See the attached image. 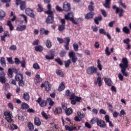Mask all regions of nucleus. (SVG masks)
Segmentation results:
<instances>
[{
	"instance_id": "obj_14",
	"label": "nucleus",
	"mask_w": 131,
	"mask_h": 131,
	"mask_svg": "<svg viewBox=\"0 0 131 131\" xmlns=\"http://www.w3.org/2000/svg\"><path fill=\"white\" fill-rule=\"evenodd\" d=\"M15 79L16 81H19L23 80V75L20 73L16 74L15 76Z\"/></svg>"
},
{
	"instance_id": "obj_26",
	"label": "nucleus",
	"mask_w": 131,
	"mask_h": 131,
	"mask_svg": "<svg viewBox=\"0 0 131 131\" xmlns=\"http://www.w3.org/2000/svg\"><path fill=\"white\" fill-rule=\"evenodd\" d=\"M23 98L25 100V101H29V99H30L29 94L27 92L24 93Z\"/></svg>"
},
{
	"instance_id": "obj_1",
	"label": "nucleus",
	"mask_w": 131,
	"mask_h": 131,
	"mask_svg": "<svg viewBox=\"0 0 131 131\" xmlns=\"http://www.w3.org/2000/svg\"><path fill=\"white\" fill-rule=\"evenodd\" d=\"M69 57L71 59H68L66 61H64V66L66 68H68L69 66H70V64H71V61L72 63L75 64L76 63V61H77L78 58L75 56V53L73 51H71L69 53Z\"/></svg>"
},
{
	"instance_id": "obj_59",
	"label": "nucleus",
	"mask_w": 131,
	"mask_h": 131,
	"mask_svg": "<svg viewBox=\"0 0 131 131\" xmlns=\"http://www.w3.org/2000/svg\"><path fill=\"white\" fill-rule=\"evenodd\" d=\"M129 41H130V40L129 38L123 40L124 43H125L126 45H128V43H129Z\"/></svg>"
},
{
	"instance_id": "obj_37",
	"label": "nucleus",
	"mask_w": 131,
	"mask_h": 131,
	"mask_svg": "<svg viewBox=\"0 0 131 131\" xmlns=\"http://www.w3.org/2000/svg\"><path fill=\"white\" fill-rule=\"evenodd\" d=\"M123 32H124V33H126V34H129V29L127 28V27H124L122 29Z\"/></svg>"
},
{
	"instance_id": "obj_16",
	"label": "nucleus",
	"mask_w": 131,
	"mask_h": 131,
	"mask_svg": "<svg viewBox=\"0 0 131 131\" xmlns=\"http://www.w3.org/2000/svg\"><path fill=\"white\" fill-rule=\"evenodd\" d=\"M95 84H98L99 86H102V78L101 77H98L96 81H94Z\"/></svg>"
},
{
	"instance_id": "obj_49",
	"label": "nucleus",
	"mask_w": 131,
	"mask_h": 131,
	"mask_svg": "<svg viewBox=\"0 0 131 131\" xmlns=\"http://www.w3.org/2000/svg\"><path fill=\"white\" fill-rule=\"evenodd\" d=\"M73 47L74 51H76V52H77V51H78V48H79V47L78 46V44L74 43L73 45Z\"/></svg>"
},
{
	"instance_id": "obj_55",
	"label": "nucleus",
	"mask_w": 131,
	"mask_h": 131,
	"mask_svg": "<svg viewBox=\"0 0 131 131\" xmlns=\"http://www.w3.org/2000/svg\"><path fill=\"white\" fill-rule=\"evenodd\" d=\"M25 63H26V61H25V60L20 61V64H21V66L23 68H25V67H26Z\"/></svg>"
},
{
	"instance_id": "obj_8",
	"label": "nucleus",
	"mask_w": 131,
	"mask_h": 131,
	"mask_svg": "<svg viewBox=\"0 0 131 131\" xmlns=\"http://www.w3.org/2000/svg\"><path fill=\"white\" fill-rule=\"evenodd\" d=\"M97 124L98 126H100V127H102L103 128L107 126L106 122L104 120H101V119L99 118H98Z\"/></svg>"
},
{
	"instance_id": "obj_57",
	"label": "nucleus",
	"mask_w": 131,
	"mask_h": 131,
	"mask_svg": "<svg viewBox=\"0 0 131 131\" xmlns=\"http://www.w3.org/2000/svg\"><path fill=\"white\" fill-rule=\"evenodd\" d=\"M99 33H100V34H104L105 35L106 33L104 29H99Z\"/></svg>"
},
{
	"instance_id": "obj_4",
	"label": "nucleus",
	"mask_w": 131,
	"mask_h": 131,
	"mask_svg": "<svg viewBox=\"0 0 131 131\" xmlns=\"http://www.w3.org/2000/svg\"><path fill=\"white\" fill-rule=\"evenodd\" d=\"M113 9H116V14L119 13V16L121 18L123 16V12L124 10L122 9H120L119 8L117 7L116 5L113 6Z\"/></svg>"
},
{
	"instance_id": "obj_27",
	"label": "nucleus",
	"mask_w": 131,
	"mask_h": 131,
	"mask_svg": "<svg viewBox=\"0 0 131 131\" xmlns=\"http://www.w3.org/2000/svg\"><path fill=\"white\" fill-rule=\"evenodd\" d=\"M21 109L22 110H26V109H29V105L28 104L23 102L21 103Z\"/></svg>"
},
{
	"instance_id": "obj_46",
	"label": "nucleus",
	"mask_w": 131,
	"mask_h": 131,
	"mask_svg": "<svg viewBox=\"0 0 131 131\" xmlns=\"http://www.w3.org/2000/svg\"><path fill=\"white\" fill-rule=\"evenodd\" d=\"M97 67L98 68V69L100 71H102V65H101V63H100V59H98L97 60Z\"/></svg>"
},
{
	"instance_id": "obj_12",
	"label": "nucleus",
	"mask_w": 131,
	"mask_h": 131,
	"mask_svg": "<svg viewBox=\"0 0 131 131\" xmlns=\"http://www.w3.org/2000/svg\"><path fill=\"white\" fill-rule=\"evenodd\" d=\"M46 22L47 24H53L54 23V16H48L46 18Z\"/></svg>"
},
{
	"instance_id": "obj_30",
	"label": "nucleus",
	"mask_w": 131,
	"mask_h": 131,
	"mask_svg": "<svg viewBox=\"0 0 131 131\" xmlns=\"http://www.w3.org/2000/svg\"><path fill=\"white\" fill-rule=\"evenodd\" d=\"M54 113L55 114H61L62 113V108L60 107H56Z\"/></svg>"
},
{
	"instance_id": "obj_15",
	"label": "nucleus",
	"mask_w": 131,
	"mask_h": 131,
	"mask_svg": "<svg viewBox=\"0 0 131 131\" xmlns=\"http://www.w3.org/2000/svg\"><path fill=\"white\" fill-rule=\"evenodd\" d=\"M19 5L21 11H23L26 9V2L25 1H21Z\"/></svg>"
},
{
	"instance_id": "obj_56",
	"label": "nucleus",
	"mask_w": 131,
	"mask_h": 131,
	"mask_svg": "<svg viewBox=\"0 0 131 131\" xmlns=\"http://www.w3.org/2000/svg\"><path fill=\"white\" fill-rule=\"evenodd\" d=\"M61 107L62 109H63V110H64V111H66V110L67 109V106H66V104H65V103H61Z\"/></svg>"
},
{
	"instance_id": "obj_52",
	"label": "nucleus",
	"mask_w": 131,
	"mask_h": 131,
	"mask_svg": "<svg viewBox=\"0 0 131 131\" xmlns=\"http://www.w3.org/2000/svg\"><path fill=\"white\" fill-rule=\"evenodd\" d=\"M120 1L119 2V4H120V6H122L124 9L126 8V5H125V3H122V0H120Z\"/></svg>"
},
{
	"instance_id": "obj_17",
	"label": "nucleus",
	"mask_w": 131,
	"mask_h": 131,
	"mask_svg": "<svg viewBox=\"0 0 131 131\" xmlns=\"http://www.w3.org/2000/svg\"><path fill=\"white\" fill-rule=\"evenodd\" d=\"M51 84L48 81L45 82V89L46 92H49L51 90Z\"/></svg>"
},
{
	"instance_id": "obj_28",
	"label": "nucleus",
	"mask_w": 131,
	"mask_h": 131,
	"mask_svg": "<svg viewBox=\"0 0 131 131\" xmlns=\"http://www.w3.org/2000/svg\"><path fill=\"white\" fill-rule=\"evenodd\" d=\"M35 50L36 52H41L43 51V48L41 46H37L35 47Z\"/></svg>"
},
{
	"instance_id": "obj_2",
	"label": "nucleus",
	"mask_w": 131,
	"mask_h": 131,
	"mask_svg": "<svg viewBox=\"0 0 131 131\" xmlns=\"http://www.w3.org/2000/svg\"><path fill=\"white\" fill-rule=\"evenodd\" d=\"M122 63H121L119 64V66L121 69V72H122L124 76L127 77V76H128V74L125 72V71H126V69L128 67V61H127V58H123L122 59Z\"/></svg>"
},
{
	"instance_id": "obj_21",
	"label": "nucleus",
	"mask_w": 131,
	"mask_h": 131,
	"mask_svg": "<svg viewBox=\"0 0 131 131\" xmlns=\"http://www.w3.org/2000/svg\"><path fill=\"white\" fill-rule=\"evenodd\" d=\"M6 17V12L0 9V20H3L4 18Z\"/></svg>"
},
{
	"instance_id": "obj_25",
	"label": "nucleus",
	"mask_w": 131,
	"mask_h": 131,
	"mask_svg": "<svg viewBox=\"0 0 131 131\" xmlns=\"http://www.w3.org/2000/svg\"><path fill=\"white\" fill-rule=\"evenodd\" d=\"M42 79L41 78H40V76L39 75L37 74L35 76V79L34 80L35 83H38L41 81Z\"/></svg>"
},
{
	"instance_id": "obj_9",
	"label": "nucleus",
	"mask_w": 131,
	"mask_h": 131,
	"mask_svg": "<svg viewBox=\"0 0 131 131\" xmlns=\"http://www.w3.org/2000/svg\"><path fill=\"white\" fill-rule=\"evenodd\" d=\"M41 100V97H39L38 99L36 100L37 103H38V104H39V106L41 107H45L47 106V101Z\"/></svg>"
},
{
	"instance_id": "obj_10",
	"label": "nucleus",
	"mask_w": 131,
	"mask_h": 131,
	"mask_svg": "<svg viewBox=\"0 0 131 131\" xmlns=\"http://www.w3.org/2000/svg\"><path fill=\"white\" fill-rule=\"evenodd\" d=\"M4 116L6 117V120L8 122H12L13 121V119L12 118V115L8 112H5L4 113Z\"/></svg>"
},
{
	"instance_id": "obj_41",
	"label": "nucleus",
	"mask_w": 131,
	"mask_h": 131,
	"mask_svg": "<svg viewBox=\"0 0 131 131\" xmlns=\"http://www.w3.org/2000/svg\"><path fill=\"white\" fill-rule=\"evenodd\" d=\"M47 101L49 104L50 106H54V102L53 101V100L51 98H47Z\"/></svg>"
},
{
	"instance_id": "obj_60",
	"label": "nucleus",
	"mask_w": 131,
	"mask_h": 131,
	"mask_svg": "<svg viewBox=\"0 0 131 131\" xmlns=\"http://www.w3.org/2000/svg\"><path fill=\"white\" fill-rule=\"evenodd\" d=\"M77 115L78 117H79V118H80L81 119H82V118L83 117V114L81 113V112H77Z\"/></svg>"
},
{
	"instance_id": "obj_39",
	"label": "nucleus",
	"mask_w": 131,
	"mask_h": 131,
	"mask_svg": "<svg viewBox=\"0 0 131 131\" xmlns=\"http://www.w3.org/2000/svg\"><path fill=\"white\" fill-rule=\"evenodd\" d=\"M17 128H18V126L13 124H10L9 126V129L11 130H14V129H17Z\"/></svg>"
},
{
	"instance_id": "obj_3",
	"label": "nucleus",
	"mask_w": 131,
	"mask_h": 131,
	"mask_svg": "<svg viewBox=\"0 0 131 131\" xmlns=\"http://www.w3.org/2000/svg\"><path fill=\"white\" fill-rule=\"evenodd\" d=\"M73 13L70 12L64 15V18L66 19V20H70L71 22H72V23H73L74 24L76 25L77 24V22L75 21V19H74V18H73Z\"/></svg>"
},
{
	"instance_id": "obj_48",
	"label": "nucleus",
	"mask_w": 131,
	"mask_h": 131,
	"mask_svg": "<svg viewBox=\"0 0 131 131\" xmlns=\"http://www.w3.org/2000/svg\"><path fill=\"white\" fill-rule=\"evenodd\" d=\"M88 9L89 10V11H90L91 12H94V11H95V8L94 7V6L92 5H89L88 6Z\"/></svg>"
},
{
	"instance_id": "obj_5",
	"label": "nucleus",
	"mask_w": 131,
	"mask_h": 131,
	"mask_svg": "<svg viewBox=\"0 0 131 131\" xmlns=\"http://www.w3.org/2000/svg\"><path fill=\"white\" fill-rule=\"evenodd\" d=\"M63 10L64 12H69L71 10L70 3L66 2H64L63 4Z\"/></svg>"
},
{
	"instance_id": "obj_23",
	"label": "nucleus",
	"mask_w": 131,
	"mask_h": 131,
	"mask_svg": "<svg viewBox=\"0 0 131 131\" xmlns=\"http://www.w3.org/2000/svg\"><path fill=\"white\" fill-rule=\"evenodd\" d=\"M26 29V26L25 25H21L16 28V30L17 31H23Z\"/></svg>"
},
{
	"instance_id": "obj_45",
	"label": "nucleus",
	"mask_w": 131,
	"mask_h": 131,
	"mask_svg": "<svg viewBox=\"0 0 131 131\" xmlns=\"http://www.w3.org/2000/svg\"><path fill=\"white\" fill-rule=\"evenodd\" d=\"M55 62H57L60 66H62L63 65V62H62V60L60 58H56L55 59Z\"/></svg>"
},
{
	"instance_id": "obj_42",
	"label": "nucleus",
	"mask_w": 131,
	"mask_h": 131,
	"mask_svg": "<svg viewBox=\"0 0 131 131\" xmlns=\"http://www.w3.org/2000/svg\"><path fill=\"white\" fill-rule=\"evenodd\" d=\"M98 119L99 118H93L92 119H91V123H92V124H95L96 122L97 123Z\"/></svg>"
},
{
	"instance_id": "obj_24",
	"label": "nucleus",
	"mask_w": 131,
	"mask_h": 131,
	"mask_svg": "<svg viewBox=\"0 0 131 131\" xmlns=\"http://www.w3.org/2000/svg\"><path fill=\"white\" fill-rule=\"evenodd\" d=\"M7 26H9L10 31H13V30H14V26H13V24H12L11 20H8L7 21Z\"/></svg>"
},
{
	"instance_id": "obj_29",
	"label": "nucleus",
	"mask_w": 131,
	"mask_h": 131,
	"mask_svg": "<svg viewBox=\"0 0 131 131\" xmlns=\"http://www.w3.org/2000/svg\"><path fill=\"white\" fill-rule=\"evenodd\" d=\"M65 128L66 129V130H69V131L74 130V129H76V130H77V129H76V128L75 127H74V126L70 127L68 125H66Z\"/></svg>"
},
{
	"instance_id": "obj_18",
	"label": "nucleus",
	"mask_w": 131,
	"mask_h": 131,
	"mask_svg": "<svg viewBox=\"0 0 131 131\" xmlns=\"http://www.w3.org/2000/svg\"><path fill=\"white\" fill-rule=\"evenodd\" d=\"M34 121L35 125H36L37 126H39V125L41 124V122H40V120H39V118L37 117L34 118Z\"/></svg>"
},
{
	"instance_id": "obj_32",
	"label": "nucleus",
	"mask_w": 131,
	"mask_h": 131,
	"mask_svg": "<svg viewBox=\"0 0 131 131\" xmlns=\"http://www.w3.org/2000/svg\"><path fill=\"white\" fill-rule=\"evenodd\" d=\"M13 70L12 69L9 68L8 69L7 74L10 78H12L13 77Z\"/></svg>"
},
{
	"instance_id": "obj_19",
	"label": "nucleus",
	"mask_w": 131,
	"mask_h": 131,
	"mask_svg": "<svg viewBox=\"0 0 131 131\" xmlns=\"http://www.w3.org/2000/svg\"><path fill=\"white\" fill-rule=\"evenodd\" d=\"M65 113L67 116H70L73 113V111L71 107L68 108L65 111Z\"/></svg>"
},
{
	"instance_id": "obj_53",
	"label": "nucleus",
	"mask_w": 131,
	"mask_h": 131,
	"mask_svg": "<svg viewBox=\"0 0 131 131\" xmlns=\"http://www.w3.org/2000/svg\"><path fill=\"white\" fill-rule=\"evenodd\" d=\"M101 14L103 15V17H107V12H106V11L104 9L101 10Z\"/></svg>"
},
{
	"instance_id": "obj_36",
	"label": "nucleus",
	"mask_w": 131,
	"mask_h": 131,
	"mask_svg": "<svg viewBox=\"0 0 131 131\" xmlns=\"http://www.w3.org/2000/svg\"><path fill=\"white\" fill-rule=\"evenodd\" d=\"M45 14H47L48 16H54V12L52 11V9L45 11Z\"/></svg>"
},
{
	"instance_id": "obj_47",
	"label": "nucleus",
	"mask_w": 131,
	"mask_h": 131,
	"mask_svg": "<svg viewBox=\"0 0 131 131\" xmlns=\"http://www.w3.org/2000/svg\"><path fill=\"white\" fill-rule=\"evenodd\" d=\"M33 68H34V69H36V70L40 68V67H39V65H38V63H34L33 64Z\"/></svg>"
},
{
	"instance_id": "obj_33",
	"label": "nucleus",
	"mask_w": 131,
	"mask_h": 131,
	"mask_svg": "<svg viewBox=\"0 0 131 131\" xmlns=\"http://www.w3.org/2000/svg\"><path fill=\"white\" fill-rule=\"evenodd\" d=\"M66 26L65 25H59L58 26V29L59 31L60 32H62V31H63V30H65Z\"/></svg>"
},
{
	"instance_id": "obj_31",
	"label": "nucleus",
	"mask_w": 131,
	"mask_h": 131,
	"mask_svg": "<svg viewBox=\"0 0 131 131\" xmlns=\"http://www.w3.org/2000/svg\"><path fill=\"white\" fill-rule=\"evenodd\" d=\"M65 89V85L64 84V82H61V83L59 84L58 88V91L60 92L63 91Z\"/></svg>"
},
{
	"instance_id": "obj_54",
	"label": "nucleus",
	"mask_w": 131,
	"mask_h": 131,
	"mask_svg": "<svg viewBox=\"0 0 131 131\" xmlns=\"http://www.w3.org/2000/svg\"><path fill=\"white\" fill-rule=\"evenodd\" d=\"M14 62H15V64H16V65H19V64H20V63H21V61L18 58H15L14 59Z\"/></svg>"
},
{
	"instance_id": "obj_22",
	"label": "nucleus",
	"mask_w": 131,
	"mask_h": 131,
	"mask_svg": "<svg viewBox=\"0 0 131 131\" xmlns=\"http://www.w3.org/2000/svg\"><path fill=\"white\" fill-rule=\"evenodd\" d=\"M104 81L107 85H108V86H111V85H112V81H111V79L105 78L104 79Z\"/></svg>"
},
{
	"instance_id": "obj_7",
	"label": "nucleus",
	"mask_w": 131,
	"mask_h": 131,
	"mask_svg": "<svg viewBox=\"0 0 131 131\" xmlns=\"http://www.w3.org/2000/svg\"><path fill=\"white\" fill-rule=\"evenodd\" d=\"M97 70H98L97 68H95V67H90L87 69L86 72L88 74H93V73H96Z\"/></svg>"
},
{
	"instance_id": "obj_43",
	"label": "nucleus",
	"mask_w": 131,
	"mask_h": 131,
	"mask_svg": "<svg viewBox=\"0 0 131 131\" xmlns=\"http://www.w3.org/2000/svg\"><path fill=\"white\" fill-rule=\"evenodd\" d=\"M0 82H1V83H5L6 76H0Z\"/></svg>"
},
{
	"instance_id": "obj_35",
	"label": "nucleus",
	"mask_w": 131,
	"mask_h": 131,
	"mask_svg": "<svg viewBox=\"0 0 131 131\" xmlns=\"http://www.w3.org/2000/svg\"><path fill=\"white\" fill-rule=\"evenodd\" d=\"M28 127L29 130H33V129H34V126L33 125V124L31 122H29L28 123Z\"/></svg>"
},
{
	"instance_id": "obj_13",
	"label": "nucleus",
	"mask_w": 131,
	"mask_h": 131,
	"mask_svg": "<svg viewBox=\"0 0 131 131\" xmlns=\"http://www.w3.org/2000/svg\"><path fill=\"white\" fill-rule=\"evenodd\" d=\"M94 15L95 13L90 12L85 15V18H86L87 20H89V19H92V18H94Z\"/></svg>"
},
{
	"instance_id": "obj_44",
	"label": "nucleus",
	"mask_w": 131,
	"mask_h": 131,
	"mask_svg": "<svg viewBox=\"0 0 131 131\" xmlns=\"http://www.w3.org/2000/svg\"><path fill=\"white\" fill-rule=\"evenodd\" d=\"M105 52L107 56H110V55H111V52L109 51V47H106Z\"/></svg>"
},
{
	"instance_id": "obj_63",
	"label": "nucleus",
	"mask_w": 131,
	"mask_h": 131,
	"mask_svg": "<svg viewBox=\"0 0 131 131\" xmlns=\"http://www.w3.org/2000/svg\"><path fill=\"white\" fill-rule=\"evenodd\" d=\"M57 39L59 43H63L64 42V40L60 37H57Z\"/></svg>"
},
{
	"instance_id": "obj_38",
	"label": "nucleus",
	"mask_w": 131,
	"mask_h": 131,
	"mask_svg": "<svg viewBox=\"0 0 131 131\" xmlns=\"http://www.w3.org/2000/svg\"><path fill=\"white\" fill-rule=\"evenodd\" d=\"M46 46L48 49H51L52 48V42L50 40H47L46 41Z\"/></svg>"
},
{
	"instance_id": "obj_6",
	"label": "nucleus",
	"mask_w": 131,
	"mask_h": 131,
	"mask_svg": "<svg viewBox=\"0 0 131 131\" xmlns=\"http://www.w3.org/2000/svg\"><path fill=\"white\" fill-rule=\"evenodd\" d=\"M26 14L29 16L31 18H35V14L33 12V10L30 9V8L26 9Z\"/></svg>"
},
{
	"instance_id": "obj_34",
	"label": "nucleus",
	"mask_w": 131,
	"mask_h": 131,
	"mask_svg": "<svg viewBox=\"0 0 131 131\" xmlns=\"http://www.w3.org/2000/svg\"><path fill=\"white\" fill-rule=\"evenodd\" d=\"M56 73L57 75L60 76V77H64V74L63 73V72H62L61 70H56Z\"/></svg>"
},
{
	"instance_id": "obj_51",
	"label": "nucleus",
	"mask_w": 131,
	"mask_h": 131,
	"mask_svg": "<svg viewBox=\"0 0 131 131\" xmlns=\"http://www.w3.org/2000/svg\"><path fill=\"white\" fill-rule=\"evenodd\" d=\"M9 50L10 51H16L17 50V47L15 45H12L10 47Z\"/></svg>"
},
{
	"instance_id": "obj_62",
	"label": "nucleus",
	"mask_w": 131,
	"mask_h": 131,
	"mask_svg": "<svg viewBox=\"0 0 131 131\" xmlns=\"http://www.w3.org/2000/svg\"><path fill=\"white\" fill-rule=\"evenodd\" d=\"M65 40H66V43L67 45H69V42H70V37H66L64 38Z\"/></svg>"
},
{
	"instance_id": "obj_50",
	"label": "nucleus",
	"mask_w": 131,
	"mask_h": 131,
	"mask_svg": "<svg viewBox=\"0 0 131 131\" xmlns=\"http://www.w3.org/2000/svg\"><path fill=\"white\" fill-rule=\"evenodd\" d=\"M24 81H23V80H20L19 81H18V85L19 86H22L23 88V86H24Z\"/></svg>"
},
{
	"instance_id": "obj_64",
	"label": "nucleus",
	"mask_w": 131,
	"mask_h": 131,
	"mask_svg": "<svg viewBox=\"0 0 131 131\" xmlns=\"http://www.w3.org/2000/svg\"><path fill=\"white\" fill-rule=\"evenodd\" d=\"M60 57L63 58V57H65V55H66V52L64 51H62L60 52Z\"/></svg>"
},
{
	"instance_id": "obj_40",
	"label": "nucleus",
	"mask_w": 131,
	"mask_h": 131,
	"mask_svg": "<svg viewBox=\"0 0 131 131\" xmlns=\"http://www.w3.org/2000/svg\"><path fill=\"white\" fill-rule=\"evenodd\" d=\"M38 8L37 9V12H42L43 11V8L41 4H38Z\"/></svg>"
},
{
	"instance_id": "obj_58",
	"label": "nucleus",
	"mask_w": 131,
	"mask_h": 131,
	"mask_svg": "<svg viewBox=\"0 0 131 131\" xmlns=\"http://www.w3.org/2000/svg\"><path fill=\"white\" fill-rule=\"evenodd\" d=\"M7 60L8 62L9 63V64H13V62L12 57H7Z\"/></svg>"
},
{
	"instance_id": "obj_11",
	"label": "nucleus",
	"mask_w": 131,
	"mask_h": 131,
	"mask_svg": "<svg viewBox=\"0 0 131 131\" xmlns=\"http://www.w3.org/2000/svg\"><path fill=\"white\" fill-rule=\"evenodd\" d=\"M49 53H50V55H51V56H50L49 55H46L45 56L46 59H47V60L54 59V56H55V52H54V51L51 50Z\"/></svg>"
},
{
	"instance_id": "obj_61",
	"label": "nucleus",
	"mask_w": 131,
	"mask_h": 131,
	"mask_svg": "<svg viewBox=\"0 0 131 131\" xmlns=\"http://www.w3.org/2000/svg\"><path fill=\"white\" fill-rule=\"evenodd\" d=\"M56 10H57L58 12H62V11H63V10L62 9V8L58 5L56 6Z\"/></svg>"
},
{
	"instance_id": "obj_20",
	"label": "nucleus",
	"mask_w": 131,
	"mask_h": 131,
	"mask_svg": "<svg viewBox=\"0 0 131 131\" xmlns=\"http://www.w3.org/2000/svg\"><path fill=\"white\" fill-rule=\"evenodd\" d=\"M0 63L2 67H6V58H5V57H1Z\"/></svg>"
}]
</instances>
